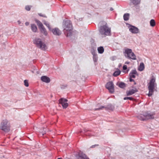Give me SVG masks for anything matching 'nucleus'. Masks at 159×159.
<instances>
[{
	"label": "nucleus",
	"instance_id": "obj_1",
	"mask_svg": "<svg viewBox=\"0 0 159 159\" xmlns=\"http://www.w3.org/2000/svg\"><path fill=\"white\" fill-rule=\"evenodd\" d=\"M63 27V32L67 37L70 36L72 34V25L70 20H66L64 21Z\"/></svg>",
	"mask_w": 159,
	"mask_h": 159
},
{
	"label": "nucleus",
	"instance_id": "obj_2",
	"mask_svg": "<svg viewBox=\"0 0 159 159\" xmlns=\"http://www.w3.org/2000/svg\"><path fill=\"white\" fill-rule=\"evenodd\" d=\"M10 122L7 119L2 120L0 124V129L5 133H8L11 130Z\"/></svg>",
	"mask_w": 159,
	"mask_h": 159
},
{
	"label": "nucleus",
	"instance_id": "obj_3",
	"mask_svg": "<svg viewBox=\"0 0 159 159\" xmlns=\"http://www.w3.org/2000/svg\"><path fill=\"white\" fill-rule=\"evenodd\" d=\"M157 84L155 83V79L154 78H152L150 80L148 84V89L149 93L148 96H151L153 93L154 89L157 87Z\"/></svg>",
	"mask_w": 159,
	"mask_h": 159
},
{
	"label": "nucleus",
	"instance_id": "obj_4",
	"mask_svg": "<svg viewBox=\"0 0 159 159\" xmlns=\"http://www.w3.org/2000/svg\"><path fill=\"white\" fill-rule=\"evenodd\" d=\"M99 31L102 35L105 36L106 35H110L111 32V29L106 25L101 26L99 29Z\"/></svg>",
	"mask_w": 159,
	"mask_h": 159
},
{
	"label": "nucleus",
	"instance_id": "obj_5",
	"mask_svg": "<svg viewBox=\"0 0 159 159\" xmlns=\"http://www.w3.org/2000/svg\"><path fill=\"white\" fill-rule=\"evenodd\" d=\"M33 43L36 45L37 47L42 50H45L46 48V45L41 41L40 39H35L33 41Z\"/></svg>",
	"mask_w": 159,
	"mask_h": 159
},
{
	"label": "nucleus",
	"instance_id": "obj_6",
	"mask_svg": "<svg viewBox=\"0 0 159 159\" xmlns=\"http://www.w3.org/2000/svg\"><path fill=\"white\" fill-rule=\"evenodd\" d=\"M125 52L127 55V57L134 60L136 59V56L132 52L131 49L127 48L125 50Z\"/></svg>",
	"mask_w": 159,
	"mask_h": 159
},
{
	"label": "nucleus",
	"instance_id": "obj_7",
	"mask_svg": "<svg viewBox=\"0 0 159 159\" xmlns=\"http://www.w3.org/2000/svg\"><path fill=\"white\" fill-rule=\"evenodd\" d=\"M155 115V113L154 112H146L143 115L144 118L142 119V120H145L154 119Z\"/></svg>",
	"mask_w": 159,
	"mask_h": 159
},
{
	"label": "nucleus",
	"instance_id": "obj_8",
	"mask_svg": "<svg viewBox=\"0 0 159 159\" xmlns=\"http://www.w3.org/2000/svg\"><path fill=\"white\" fill-rule=\"evenodd\" d=\"M106 88L107 89L110 93H112L114 92V86L112 82H107L106 85Z\"/></svg>",
	"mask_w": 159,
	"mask_h": 159
},
{
	"label": "nucleus",
	"instance_id": "obj_9",
	"mask_svg": "<svg viewBox=\"0 0 159 159\" xmlns=\"http://www.w3.org/2000/svg\"><path fill=\"white\" fill-rule=\"evenodd\" d=\"M76 157L78 159H89L86 154L80 151L76 155Z\"/></svg>",
	"mask_w": 159,
	"mask_h": 159
},
{
	"label": "nucleus",
	"instance_id": "obj_10",
	"mask_svg": "<svg viewBox=\"0 0 159 159\" xmlns=\"http://www.w3.org/2000/svg\"><path fill=\"white\" fill-rule=\"evenodd\" d=\"M67 100L63 98H61L59 100V103L61 104L63 108H66L68 107V104L67 103Z\"/></svg>",
	"mask_w": 159,
	"mask_h": 159
},
{
	"label": "nucleus",
	"instance_id": "obj_11",
	"mask_svg": "<svg viewBox=\"0 0 159 159\" xmlns=\"http://www.w3.org/2000/svg\"><path fill=\"white\" fill-rule=\"evenodd\" d=\"M129 30L131 33L134 34H137L139 32L138 29L134 26H131L129 28Z\"/></svg>",
	"mask_w": 159,
	"mask_h": 159
},
{
	"label": "nucleus",
	"instance_id": "obj_12",
	"mask_svg": "<svg viewBox=\"0 0 159 159\" xmlns=\"http://www.w3.org/2000/svg\"><path fill=\"white\" fill-rule=\"evenodd\" d=\"M137 92V89L136 88H134V89H130L126 91V93L127 96H129L132 95Z\"/></svg>",
	"mask_w": 159,
	"mask_h": 159
},
{
	"label": "nucleus",
	"instance_id": "obj_13",
	"mask_svg": "<svg viewBox=\"0 0 159 159\" xmlns=\"http://www.w3.org/2000/svg\"><path fill=\"white\" fill-rule=\"evenodd\" d=\"M53 34L56 35H59L61 34V31L57 28H55L52 30Z\"/></svg>",
	"mask_w": 159,
	"mask_h": 159
},
{
	"label": "nucleus",
	"instance_id": "obj_14",
	"mask_svg": "<svg viewBox=\"0 0 159 159\" xmlns=\"http://www.w3.org/2000/svg\"><path fill=\"white\" fill-rule=\"evenodd\" d=\"M41 79L43 81L47 83H49L50 81V78L46 76H42Z\"/></svg>",
	"mask_w": 159,
	"mask_h": 159
},
{
	"label": "nucleus",
	"instance_id": "obj_15",
	"mask_svg": "<svg viewBox=\"0 0 159 159\" xmlns=\"http://www.w3.org/2000/svg\"><path fill=\"white\" fill-rule=\"evenodd\" d=\"M137 72L135 70H133L129 74L130 77L132 78H135L136 75H138Z\"/></svg>",
	"mask_w": 159,
	"mask_h": 159
},
{
	"label": "nucleus",
	"instance_id": "obj_16",
	"mask_svg": "<svg viewBox=\"0 0 159 159\" xmlns=\"http://www.w3.org/2000/svg\"><path fill=\"white\" fill-rule=\"evenodd\" d=\"M39 29L41 33H43L45 36L47 35L48 33L44 26L41 27Z\"/></svg>",
	"mask_w": 159,
	"mask_h": 159
},
{
	"label": "nucleus",
	"instance_id": "obj_17",
	"mask_svg": "<svg viewBox=\"0 0 159 159\" xmlns=\"http://www.w3.org/2000/svg\"><path fill=\"white\" fill-rule=\"evenodd\" d=\"M144 63L143 62L141 63L138 68L139 70L142 71L144 70Z\"/></svg>",
	"mask_w": 159,
	"mask_h": 159
},
{
	"label": "nucleus",
	"instance_id": "obj_18",
	"mask_svg": "<svg viewBox=\"0 0 159 159\" xmlns=\"http://www.w3.org/2000/svg\"><path fill=\"white\" fill-rule=\"evenodd\" d=\"M31 29L34 32H36L37 30V28L36 26L34 24L31 25Z\"/></svg>",
	"mask_w": 159,
	"mask_h": 159
},
{
	"label": "nucleus",
	"instance_id": "obj_19",
	"mask_svg": "<svg viewBox=\"0 0 159 159\" xmlns=\"http://www.w3.org/2000/svg\"><path fill=\"white\" fill-rule=\"evenodd\" d=\"M35 21L37 23V25L39 26V29L44 26L42 23L39 20H35Z\"/></svg>",
	"mask_w": 159,
	"mask_h": 159
},
{
	"label": "nucleus",
	"instance_id": "obj_20",
	"mask_svg": "<svg viewBox=\"0 0 159 159\" xmlns=\"http://www.w3.org/2000/svg\"><path fill=\"white\" fill-rule=\"evenodd\" d=\"M98 53L100 54L104 52V49L103 47H100L98 48Z\"/></svg>",
	"mask_w": 159,
	"mask_h": 159
},
{
	"label": "nucleus",
	"instance_id": "obj_21",
	"mask_svg": "<svg viewBox=\"0 0 159 159\" xmlns=\"http://www.w3.org/2000/svg\"><path fill=\"white\" fill-rule=\"evenodd\" d=\"M134 5H137L140 3V0H130Z\"/></svg>",
	"mask_w": 159,
	"mask_h": 159
},
{
	"label": "nucleus",
	"instance_id": "obj_22",
	"mask_svg": "<svg viewBox=\"0 0 159 159\" xmlns=\"http://www.w3.org/2000/svg\"><path fill=\"white\" fill-rule=\"evenodd\" d=\"M129 14L128 13L125 14L123 16L124 20L125 21L129 20Z\"/></svg>",
	"mask_w": 159,
	"mask_h": 159
},
{
	"label": "nucleus",
	"instance_id": "obj_23",
	"mask_svg": "<svg viewBox=\"0 0 159 159\" xmlns=\"http://www.w3.org/2000/svg\"><path fill=\"white\" fill-rule=\"evenodd\" d=\"M120 73V70H118L117 71H115L113 74V75L114 76L116 77L119 75Z\"/></svg>",
	"mask_w": 159,
	"mask_h": 159
},
{
	"label": "nucleus",
	"instance_id": "obj_24",
	"mask_svg": "<svg viewBox=\"0 0 159 159\" xmlns=\"http://www.w3.org/2000/svg\"><path fill=\"white\" fill-rule=\"evenodd\" d=\"M118 85L119 87L122 88H123L125 87V84L123 82H120L119 83Z\"/></svg>",
	"mask_w": 159,
	"mask_h": 159
},
{
	"label": "nucleus",
	"instance_id": "obj_25",
	"mask_svg": "<svg viewBox=\"0 0 159 159\" xmlns=\"http://www.w3.org/2000/svg\"><path fill=\"white\" fill-rule=\"evenodd\" d=\"M150 25L152 27H154L155 25V22L153 19L151 20L150 21Z\"/></svg>",
	"mask_w": 159,
	"mask_h": 159
},
{
	"label": "nucleus",
	"instance_id": "obj_26",
	"mask_svg": "<svg viewBox=\"0 0 159 159\" xmlns=\"http://www.w3.org/2000/svg\"><path fill=\"white\" fill-rule=\"evenodd\" d=\"M43 23L48 27V29L49 30H51V28L50 27V26L49 25V24L48 22H47L46 21H45L43 22Z\"/></svg>",
	"mask_w": 159,
	"mask_h": 159
},
{
	"label": "nucleus",
	"instance_id": "obj_27",
	"mask_svg": "<svg viewBox=\"0 0 159 159\" xmlns=\"http://www.w3.org/2000/svg\"><path fill=\"white\" fill-rule=\"evenodd\" d=\"M93 60L95 62H96L98 60V56L97 55H94L93 54Z\"/></svg>",
	"mask_w": 159,
	"mask_h": 159
},
{
	"label": "nucleus",
	"instance_id": "obj_28",
	"mask_svg": "<svg viewBox=\"0 0 159 159\" xmlns=\"http://www.w3.org/2000/svg\"><path fill=\"white\" fill-rule=\"evenodd\" d=\"M24 85L26 87L29 86L28 81L27 80H25L24 81Z\"/></svg>",
	"mask_w": 159,
	"mask_h": 159
},
{
	"label": "nucleus",
	"instance_id": "obj_29",
	"mask_svg": "<svg viewBox=\"0 0 159 159\" xmlns=\"http://www.w3.org/2000/svg\"><path fill=\"white\" fill-rule=\"evenodd\" d=\"M124 100H127V99H129L130 100H133L134 99V98L132 97H125L124 98Z\"/></svg>",
	"mask_w": 159,
	"mask_h": 159
},
{
	"label": "nucleus",
	"instance_id": "obj_30",
	"mask_svg": "<svg viewBox=\"0 0 159 159\" xmlns=\"http://www.w3.org/2000/svg\"><path fill=\"white\" fill-rule=\"evenodd\" d=\"M31 7V6H26L25 7V9L27 11H29L30 10Z\"/></svg>",
	"mask_w": 159,
	"mask_h": 159
},
{
	"label": "nucleus",
	"instance_id": "obj_31",
	"mask_svg": "<svg viewBox=\"0 0 159 159\" xmlns=\"http://www.w3.org/2000/svg\"><path fill=\"white\" fill-rule=\"evenodd\" d=\"M123 69L124 70H126L127 69V66L126 65H125L123 66Z\"/></svg>",
	"mask_w": 159,
	"mask_h": 159
},
{
	"label": "nucleus",
	"instance_id": "obj_32",
	"mask_svg": "<svg viewBox=\"0 0 159 159\" xmlns=\"http://www.w3.org/2000/svg\"><path fill=\"white\" fill-rule=\"evenodd\" d=\"M104 108V107L102 106L101 107L99 108H98L96 109L95 110H100L102 109V108Z\"/></svg>",
	"mask_w": 159,
	"mask_h": 159
},
{
	"label": "nucleus",
	"instance_id": "obj_33",
	"mask_svg": "<svg viewBox=\"0 0 159 159\" xmlns=\"http://www.w3.org/2000/svg\"><path fill=\"white\" fill-rule=\"evenodd\" d=\"M39 15L41 16H42L43 17H46V16L45 15H42L41 13L39 14Z\"/></svg>",
	"mask_w": 159,
	"mask_h": 159
},
{
	"label": "nucleus",
	"instance_id": "obj_34",
	"mask_svg": "<svg viewBox=\"0 0 159 159\" xmlns=\"http://www.w3.org/2000/svg\"><path fill=\"white\" fill-rule=\"evenodd\" d=\"M98 144H95V145H92V146H91L90 147V148H93L94 147H95V146H98Z\"/></svg>",
	"mask_w": 159,
	"mask_h": 159
},
{
	"label": "nucleus",
	"instance_id": "obj_35",
	"mask_svg": "<svg viewBox=\"0 0 159 159\" xmlns=\"http://www.w3.org/2000/svg\"><path fill=\"white\" fill-rule=\"evenodd\" d=\"M132 78H131L130 77L129 81L130 82H132V81H134V80L132 79Z\"/></svg>",
	"mask_w": 159,
	"mask_h": 159
},
{
	"label": "nucleus",
	"instance_id": "obj_36",
	"mask_svg": "<svg viewBox=\"0 0 159 159\" xmlns=\"http://www.w3.org/2000/svg\"><path fill=\"white\" fill-rule=\"evenodd\" d=\"M26 25L27 26L29 24V23L28 22H26L25 23Z\"/></svg>",
	"mask_w": 159,
	"mask_h": 159
},
{
	"label": "nucleus",
	"instance_id": "obj_37",
	"mask_svg": "<svg viewBox=\"0 0 159 159\" xmlns=\"http://www.w3.org/2000/svg\"><path fill=\"white\" fill-rule=\"evenodd\" d=\"M113 10V8H110V11H112V10Z\"/></svg>",
	"mask_w": 159,
	"mask_h": 159
},
{
	"label": "nucleus",
	"instance_id": "obj_38",
	"mask_svg": "<svg viewBox=\"0 0 159 159\" xmlns=\"http://www.w3.org/2000/svg\"><path fill=\"white\" fill-rule=\"evenodd\" d=\"M129 62H126L125 63V64H129Z\"/></svg>",
	"mask_w": 159,
	"mask_h": 159
},
{
	"label": "nucleus",
	"instance_id": "obj_39",
	"mask_svg": "<svg viewBox=\"0 0 159 159\" xmlns=\"http://www.w3.org/2000/svg\"><path fill=\"white\" fill-rule=\"evenodd\" d=\"M57 159H61V158H58Z\"/></svg>",
	"mask_w": 159,
	"mask_h": 159
}]
</instances>
